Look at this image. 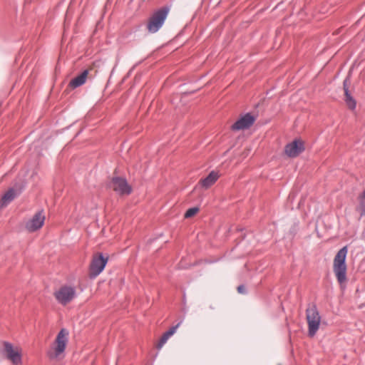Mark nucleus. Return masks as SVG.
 <instances>
[{
    "instance_id": "1",
    "label": "nucleus",
    "mask_w": 365,
    "mask_h": 365,
    "mask_svg": "<svg viewBox=\"0 0 365 365\" xmlns=\"http://www.w3.org/2000/svg\"><path fill=\"white\" fill-rule=\"evenodd\" d=\"M348 250L346 246L341 248L335 255L333 261V272L338 283L342 287L347 282V266L346 259Z\"/></svg>"
},
{
    "instance_id": "2",
    "label": "nucleus",
    "mask_w": 365,
    "mask_h": 365,
    "mask_svg": "<svg viewBox=\"0 0 365 365\" xmlns=\"http://www.w3.org/2000/svg\"><path fill=\"white\" fill-rule=\"evenodd\" d=\"M306 318L308 324V335L313 337L319 330L321 323V316L316 304L309 305L306 309Z\"/></svg>"
},
{
    "instance_id": "3",
    "label": "nucleus",
    "mask_w": 365,
    "mask_h": 365,
    "mask_svg": "<svg viewBox=\"0 0 365 365\" xmlns=\"http://www.w3.org/2000/svg\"><path fill=\"white\" fill-rule=\"evenodd\" d=\"M3 345L4 348L1 351L2 356L13 365H21L22 364L21 349L9 341H4Z\"/></svg>"
},
{
    "instance_id": "4",
    "label": "nucleus",
    "mask_w": 365,
    "mask_h": 365,
    "mask_svg": "<svg viewBox=\"0 0 365 365\" xmlns=\"http://www.w3.org/2000/svg\"><path fill=\"white\" fill-rule=\"evenodd\" d=\"M68 331L66 329H61L56 338L55 346L47 352L49 359H57L64 352L68 342Z\"/></svg>"
},
{
    "instance_id": "5",
    "label": "nucleus",
    "mask_w": 365,
    "mask_h": 365,
    "mask_svg": "<svg viewBox=\"0 0 365 365\" xmlns=\"http://www.w3.org/2000/svg\"><path fill=\"white\" fill-rule=\"evenodd\" d=\"M168 14V9L162 8L155 11L150 17L147 29L150 33H156L163 25Z\"/></svg>"
},
{
    "instance_id": "6",
    "label": "nucleus",
    "mask_w": 365,
    "mask_h": 365,
    "mask_svg": "<svg viewBox=\"0 0 365 365\" xmlns=\"http://www.w3.org/2000/svg\"><path fill=\"white\" fill-rule=\"evenodd\" d=\"M53 295L60 304L65 306L76 297V289L73 286L63 285L53 293Z\"/></svg>"
},
{
    "instance_id": "7",
    "label": "nucleus",
    "mask_w": 365,
    "mask_h": 365,
    "mask_svg": "<svg viewBox=\"0 0 365 365\" xmlns=\"http://www.w3.org/2000/svg\"><path fill=\"white\" fill-rule=\"evenodd\" d=\"M108 258L104 257L102 253L94 256L89 266V277L95 279L104 269Z\"/></svg>"
},
{
    "instance_id": "8",
    "label": "nucleus",
    "mask_w": 365,
    "mask_h": 365,
    "mask_svg": "<svg viewBox=\"0 0 365 365\" xmlns=\"http://www.w3.org/2000/svg\"><path fill=\"white\" fill-rule=\"evenodd\" d=\"M110 187L119 195H129L131 193V187L125 178L114 177L110 182Z\"/></svg>"
},
{
    "instance_id": "9",
    "label": "nucleus",
    "mask_w": 365,
    "mask_h": 365,
    "mask_svg": "<svg viewBox=\"0 0 365 365\" xmlns=\"http://www.w3.org/2000/svg\"><path fill=\"white\" fill-rule=\"evenodd\" d=\"M45 221L43 211H38L25 224V228L29 232H34L41 229Z\"/></svg>"
},
{
    "instance_id": "10",
    "label": "nucleus",
    "mask_w": 365,
    "mask_h": 365,
    "mask_svg": "<svg viewBox=\"0 0 365 365\" xmlns=\"http://www.w3.org/2000/svg\"><path fill=\"white\" fill-rule=\"evenodd\" d=\"M256 118L247 113L242 115L231 126L232 130L238 131L250 128L255 122Z\"/></svg>"
},
{
    "instance_id": "11",
    "label": "nucleus",
    "mask_w": 365,
    "mask_h": 365,
    "mask_svg": "<svg viewBox=\"0 0 365 365\" xmlns=\"http://www.w3.org/2000/svg\"><path fill=\"white\" fill-rule=\"evenodd\" d=\"M304 150V143L301 140L296 139L292 143L285 146V153L291 158L299 155Z\"/></svg>"
},
{
    "instance_id": "12",
    "label": "nucleus",
    "mask_w": 365,
    "mask_h": 365,
    "mask_svg": "<svg viewBox=\"0 0 365 365\" xmlns=\"http://www.w3.org/2000/svg\"><path fill=\"white\" fill-rule=\"evenodd\" d=\"M348 79L346 78L343 83V87L344 91L345 98L344 101L346 104L351 110H354L356 106V102L354 98L351 96L349 93V87L347 85Z\"/></svg>"
},
{
    "instance_id": "13",
    "label": "nucleus",
    "mask_w": 365,
    "mask_h": 365,
    "mask_svg": "<svg viewBox=\"0 0 365 365\" xmlns=\"http://www.w3.org/2000/svg\"><path fill=\"white\" fill-rule=\"evenodd\" d=\"M88 72V70H84L81 74L78 75L70 81L69 86L72 88H76L83 85L86 81Z\"/></svg>"
},
{
    "instance_id": "14",
    "label": "nucleus",
    "mask_w": 365,
    "mask_h": 365,
    "mask_svg": "<svg viewBox=\"0 0 365 365\" xmlns=\"http://www.w3.org/2000/svg\"><path fill=\"white\" fill-rule=\"evenodd\" d=\"M180 322L176 324L175 326L172 327L168 331H165L163 336L160 337L158 344L157 345V349H160L164 344L167 342L168 339L174 334V333L176 331V329L180 326Z\"/></svg>"
},
{
    "instance_id": "15",
    "label": "nucleus",
    "mask_w": 365,
    "mask_h": 365,
    "mask_svg": "<svg viewBox=\"0 0 365 365\" xmlns=\"http://www.w3.org/2000/svg\"><path fill=\"white\" fill-rule=\"evenodd\" d=\"M218 178L217 173L211 171L206 178L200 180V184L203 187L208 188L217 180Z\"/></svg>"
},
{
    "instance_id": "16",
    "label": "nucleus",
    "mask_w": 365,
    "mask_h": 365,
    "mask_svg": "<svg viewBox=\"0 0 365 365\" xmlns=\"http://www.w3.org/2000/svg\"><path fill=\"white\" fill-rule=\"evenodd\" d=\"M16 194L14 189L9 190L2 197L1 203L2 206L7 205L15 198Z\"/></svg>"
},
{
    "instance_id": "17",
    "label": "nucleus",
    "mask_w": 365,
    "mask_h": 365,
    "mask_svg": "<svg viewBox=\"0 0 365 365\" xmlns=\"http://www.w3.org/2000/svg\"><path fill=\"white\" fill-rule=\"evenodd\" d=\"M359 204L356 210L359 212L361 217L365 215V190L359 196Z\"/></svg>"
},
{
    "instance_id": "18",
    "label": "nucleus",
    "mask_w": 365,
    "mask_h": 365,
    "mask_svg": "<svg viewBox=\"0 0 365 365\" xmlns=\"http://www.w3.org/2000/svg\"><path fill=\"white\" fill-rule=\"evenodd\" d=\"M198 210L199 209L196 207L189 208L185 213V217L189 218L194 216L198 212Z\"/></svg>"
},
{
    "instance_id": "19",
    "label": "nucleus",
    "mask_w": 365,
    "mask_h": 365,
    "mask_svg": "<svg viewBox=\"0 0 365 365\" xmlns=\"http://www.w3.org/2000/svg\"><path fill=\"white\" fill-rule=\"evenodd\" d=\"M237 291L240 294H245L246 293V289L244 285H240L238 287H237Z\"/></svg>"
}]
</instances>
